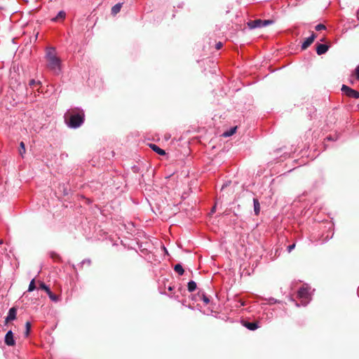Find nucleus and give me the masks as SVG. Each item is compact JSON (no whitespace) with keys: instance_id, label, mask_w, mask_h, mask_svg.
<instances>
[{"instance_id":"nucleus-1","label":"nucleus","mask_w":359,"mask_h":359,"mask_svg":"<svg viewBox=\"0 0 359 359\" xmlns=\"http://www.w3.org/2000/svg\"><path fill=\"white\" fill-rule=\"evenodd\" d=\"M64 118L68 127L76 129L83 123L85 113L80 108L70 109L65 112Z\"/></svg>"},{"instance_id":"nucleus-2","label":"nucleus","mask_w":359,"mask_h":359,"mask_svg":"<svg viewBox=\"0 0 359 359\" xmlns=\"http://www.w3.org/2000/svg\"><path fill=\"white\" fill-rule=\"evenodd\" d=\"M46 59L48 69L58 75L61 72V60L56 56L54 48L51 47L47 49Z\"/></svg>"},{"instance_id":"nucleus-3","label":"nucleus","mask_w":359,"mask_h":359,"mask_svg":"<svg viewBox=\"0 0 359 359\" xmlns=\"http://www.w3.org/2000/svg\"><path fill=\"white\" fill-rule=\"evenodd\" d=\"M342 92L349 97L358 99L359 98V92L353 90L346 85H343L341 87Z\"/></svg>"},{"instance_id":"nucleus-4","label":"nucleus","mask_w":359,"mask_h":359,"mask_svg":"<svg viewBox=\"0 0 359 359\" xmlns=\"http://www.w3.org/2000/svg\"><path fill=\"white\" fill-rule=\"evenodd\" d=\"M298 297L302 299V301H306L305 305L309 302L310 300V294L309 290L307 287H300L298 290Z\"/></svg>"},{"instance_id":"nucleus-5","label":"nucleus","mask_w":359,"mask_h":359,"mask_svg":"<svg viewBox=\"0 0 359 359\" xmlns=\"http://www.w3.org/2000/svg\"><path fill=\"white\" fill-rule=\"evenodd\" d=\"M5 344L8 346H14L15 344V341L13 337V333L11 330H9L6 332L4 339Z\"/></svg>"},{"instance_id":"nucleus-6","label":"nucleus","mask_w":359,"mask_h":359,"mask_svg":"<svg viewBox=\"0 0 359 359\" xmlns=\"http://www.w3.org/2000/svg\"><path fill=\"white\" fill-rule=\"evenodd\" d=\"M241 323L245 327L252 331H254L259 327L258 322H248L245 320H242Z\"/></svg>"},{"instance_id":"nucleus-7","label":"nucleus","mask_w":359,"mask_h":359,"mask_svg":"<svg viewBox=\"0 0 359 359\" xmlns=\"http://www.w3.org/2000/svg\"><path fill=\"white\" fill-rule=\"evenodd\" d=\"M316 39V34H312L309 37L306 38L305 41L302 44V49L305 50Z\"/></svg>"},{"instance_id":"nucleus-8","label":"nucleus","mask_w":359,"mask_h":359,"mask_svg":"<svg viewBox=\"0 0 359 359\" xmlns=\"http://www.w3.org/2000/svg\"><path fill=\"white\" fill-rule=\"evenodd\" d=\"M329 49V46L326 44L319 43L316 46V53L320 55L325 54Z\"/></svg>"},{"instance_id":"nucleus-9","label":"nucleus","mask_w":359,"mask_h":359,"mask_svg":"<svg viewBox=\"0 0 359 359\" xmlns=\"http://www.w3.org/2000/svg\"><path fill=\"white\" fill-rule=\"evenodd\" d=\"M248 26L251 29L258 28V27H262V20H255L253 21H250L248 22Z\"/></svg>"},{"instance_id":"nucleus-10","label":"nucleus","mask_w":359,"mask_h":359,"mask_svg":"<svg viewBox=\"0 0 359 359\" xmlns=\"http://www.w3.org/2000/svg\"><path fill=\"white\" fill-rule=\"evenodd\" d=\"M16 318V309L15 308H11L9 309L8 315L6 318V321L13 320Z\"/></svg>"},{"instance_id":"nucleus-11","label":"nucleus","mask_w":359,"mask_h":359,"mask_svg":"<svg viewBox=\"0 0 359 359\" xmlns=\"http://www.w3.org/2000/svg\"><path fill=\"white\" fill-rule=\"evenodd\" d=\"M149 147L150 148L154 151H155L156 154L161 155V156H164L165 155V151L161 149L158 146H157L156 144H149Z\"/></svg>"},{"instance_id":"nucleus-12","label":"nucleus","mask_w":359,"mask_h":359,"mask_svg":"<svg viewBox=\"0 0 359 359\" xmlns=\"http://www.w3.org/2000/svg\"><path fill=\"white\" fill-rule=\"evenodd\" d=\"M123 3H118L111 8V15H116L118 13L122 8Z\"/></svg>"},{"instance_id":"nucleus-13","label":"nucleus","mask_w":359,"mask_h":359,"mask_svg":"<svg viewBox=\"0 0 359 359\" xmlns=\"http://www.w3.org/2000/svg\"><path fill=\"white\" fill-rule=\"evenodd\" d=\"M254 212L256 215H258L260 212V205L257 198H253Z\"/></svg>"},{"instance_id":"nucleus-14","label":"nucleus","mask_w":359,"mask_h":359,"mask_svg":"<svg viewBox=\"0 0 359 359\" xmlns=\"http://www.w3.org/2000/svg\"><path fill=\"white\" fill-rule=\"evenodd\" d=\"M197 297L203 301L205 304H208L210 302L209 298L203 292H198L197 294Z\"/></svg>"},{"instance_id":"nucleus-15","label":"nucleus","mask_w":359,"mask_h":359,"mask_svg":"<svg viewBox=\"0 0 359 359\" xmlns=\"http://www.w3.org/2000/svg\"><path fill=\"white\" fill-rule=\"evenodd\" d=\"M41 84V83L40 81H36L35 79H31L29 81V86L33 89L36 87H40Z\"/></svg>"},{"instance_id":"nucleus-16","label":"nucleus","mask_w":359,"mask_h":359,"mask_svg":"<svg viewBox=\"0 0 359 359\" xmlns=\"http://www.w3.org/2000/svg\"><path fill=\"white\" fill-rule=\"evenodd\" d=\"M174 270L176 273H177L180 276L183 275V273L184 272V269L180 264H177L174 266Z\"/></svg>"},{"instance_id":"nucleus-17","label":"nucleus","mask_w":359,"mask_h":359,"mask_svg":"<svg viewBox=\"0 0 359 359\" xmlns=\"http://www.w3.org/2000/svg\"><path fill=\"white\" fill-rule=\"evenodd\" d=\"M187 287H188V290L191 292H194L196 289L197 285H196V283L195 281L190 280L188 283Z\"/></svg>"},{"instance_id":"nucleus-18","label":"nucleus","mask_w":359,"mask_h":359,"mask_svg":"<svg viewBox=\"0 0 359 359\" xmlns=\"http://www.w3.org/2000/svg\"><path fill=\"white\" fill-rule=\"evenodd\" d=\"M66 13L63 11H60L57 15L52 19L53 21L55 22L59 19H64L65 18Z\"/></svg>"},{"instance_id":"nucleus-19","label":"nucleus","mask_w":359,"mask_h":359,"mask_svg":"<svg viewBox=\"0 0 359 359\" xmlns=\"http://www.w3.org/2000/svg\"><path fill=\"white\" fill-rule=\"evenodd\" d=\"M236 127L231 128L229 130L224 132L223 133V136L226 137H230V136L233 135L236 133Z\"/></svg>"},{"instance_id":"nucleus-20","label":"nucleus","mask_w":359,"mask_h":359,"mask_svg":"<svg viewBox=\"0 0 359 359\" xmlns=\"http://www.w3.org/2000/svg\"><path fill=\"white\" fill-rule=\"evenodd\" d=\"M48 295L52 302H57L60 300L59 297L53 294L51 291L48 292Z\"/></svg>"},{"instance_id":"nucleus-21","label":"nucleus","mask_w":359,"mask_h":359,"mask_svg":"<svg viewBox=\"0 0 359 359\" xmlns=\"http://www.w3.org/2000/svg\"><path fill=\"white\" fill-rule=\"evenodd\" d=\"M25 153V145L23 142H21L20 143L19 154L22 157H23V155Z\"/></svg>"},{"instance_id":"nucleus-22","label":"nucleus","mask_w":359,"mask_h":359,"mask_svg":"<svg viewBox=\"0 0 359 359\" xmlns=\"http://www.w3.org/2000/svg\"><path fill=\"white\" fill-rule=\"evenodd\" d=\"M36 289V285H35V280L34 279H32L30 283H29V287H28V292H32L34 291V290Z\"/></svg>"},{"instance_id":"nucleus-23","label":"nucleus","mask_w":359,"mask_h":359,"mask_svg":"<svg viewBox=\"0 0 359 359\" xmlns=\"http://www.w3.org/2000/svg\"><path fill=\"white\" fill-rule=\"evenodd\" d=\"M39 287L41 289L43 290L44 291H46V292L47 293V294H48V292H50L51 290H50L49 287L48 285H46L44 283L41 282L40 283V285H39Z\"/></svg>"},{"instance_id":"nucleus-24","label":"nucleus","mask_w":359,"mask_h":359,"mask_svg":"<svg viewBox=\"0 0 359 359\" xmlns=\"http://www.w3.org/2000/svg\"><path fill=\"white\" fill-rule=\"evenodd\" d=\"M31 327H32V325H31L30 322H27L25 324L26 330H25V333L26 337H27L29 334Z\"/></svg>"},{"instance_id":"nucleus-25","label":"nucleus","mask_w":359,"mask_h":359,"mask_svg":"<svg viewBox=\"0 0 359 359\" xmlns=\"http://www.w3.org/2000/svg\"><path fill=\"white\" fill-rule=\"evenodd\" d=\"M273 20H262V27L273 24Z\"/></svg>"},{"instance_id":"nucleus-26","label":"nucleus","mask_w":359,"mask_h":359,"mask_svg":"<svg viewBox=\"0 0 359 359\" xmlns=\"http://www.w3.org/2000/svg\"><path fill=\"white\" fill-rule=\"evenodd\" d=\"M316 30L319 32L326 29V27L323 24H318L315 27Z\"/></svg>"},{"instance_id":"nucleus-27","label":"nucleus","mask_w":359,"mask_h":359,"mask_svg":"<svg viewBox=\"0 0 359 359\" xmlns=\"http://www.w3.org/2000/svg\"><path fill=\"white\" fill-rule=\"evenodd\" d=\"M294 248H295V244H294V243H293V244H292V245H288V246H287V252H291V251H292V250H294Z\"/></svg>"},{"instance_id":"nucleus-28","label":"nucleus","mask_w":359,"mask_h":359,"mask_svg":"<svg viewBox=\"0 0 359 359\" xmlns=\"http://www.w3.org/2000/svg\"><path fill=\"white\" fill-rule=\"evenodd\" d=\"M355 74L356 79L358 80H359V65L356 67V68L355 69Z\"/></svg>"},{"instance_id":"nucleus-29","label":"nucleus","mask_w":359,"mask_h":359,"mask_svg":"<svg viewBox=\"0 0 359 359\" xmlns=\"http://www.w3.org/2000/svg\"><path fill=\"white\" fill-rule=\"evenodd\" d=\"M238 304L236 305L237 307H241L245 305V302L241 299L238 301Z\"/></svg>"},{"instance_id":"nucleus-30","label":"nucleus","mask_w":359,"mask_h":359,"mask_svg":"<svg viewBox=\"0 0 359 359\" xmlns=\"http://www.w3.org/2000/svg\"><path fill=\"white\" fill-rule=\"evenodd\" d=\"M223 44L222 42H218L216 43L215 48L217 50H219L222 47Z\"/></svg>"},{"instance_id":"nucleus-31","label":"nucleus","mask_w":359,"mask_h":359,"mask_svg":"<svg viewBox=\"0 0 359 359\" xmlns=\"http://www.w3.org/2000/svg\"><path fill=\"white\" fill-rule=\"evenodd\" d=\"M191 299L194 301V302H198V301H201L200 299H198V297H197V294H195V295H192L191 297Z\"/></svg>"},{"instance_id":"nucleus-32","label":"nucleus","mask_w":359,"mask_h":359,"mask_svg":"<svg viewBox=\"0 0 359 359\" xmlns=\"http://www.w3.org/2000/svg\"><path fill=\"white\" fill-rule=\"evenodd\" d=\"M84 264H88V265L90 264V259H83L81 262V265H83Z\"/></svg>"},{"instance_id":"nucleus-33","label":"nucleus","mask_w":359,"mask_h":359,"mask_svg":"<svg viewBox=\"0 0 359 359\" xmlns=\"http://www.w3.org/2000/svg\"><path fill=\"white\" fill-rule=\"evenodd\" d=\"M227 185H228V183H225V184H224L222 185V188H221V191H223V190L225 189V187H227Z\"/></svg>"},{"instance_id":"nucleus-34","label":"nucleus","mask_w":359,"mask_h":359,"mask_svg":"<svg viewBox=\"0 0 359 359\" xmlns=\"http://www.w3.org/2000/svg\"><path fill=\"white\" fill-rule=\"evenodd\" d=\"M326 139L328 140H337V138L334 139L332 136H327Z\"/></svg>"},{"instance_id":"nucleus-35","label":"nucleus","mask_w":359,"mask_h":359,"mask_svg":"<svg viewBox=\"0 0 359 359\" xmlns=\"http://www.w3.org/2000/svg\"><path fill=\"white\" fill-rule=\"evenodd\" d=\"M271 303H276V302H277V301H276V299H271Z\"/></svg>"},{"instance_id":"nucleus-36","label":"nucleus","mask_w":359,"mask_h":359,"mask_svg":"<svg viewBox=\"0 0 359 359\" xmlns=\"http://www.w3.org/2000/svg\"><path fill=\"white\" fill-rule=\"evenodd\" d=\"M215 208H216V207H215V206H214V207L212 208V210H211V211H212V212H215Z\"/></svg>"},{"instance_id":"nucleus-37","label":"nucleus","mask_w":359,"mask_h":359,"mask_svg":"<svg viewBox=\"0 0 359 359\" xmlns=\"http://www.w3.org/2000/svg\"><path fill=\"white\" fill-rule=\"evenodd\" d=\"M168 290H169L170 291H171V290H172V287H170V286H169V287H168Z\"/></svg>"}]
</instances>
